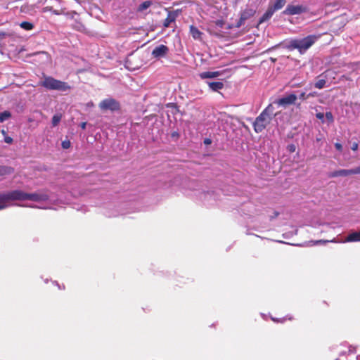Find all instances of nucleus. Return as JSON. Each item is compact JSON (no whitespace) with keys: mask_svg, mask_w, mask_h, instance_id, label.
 <instances>
[{"mask_svg":"<svg viewBox=\"0 0 360 360\" xmlns=\"http://www.w3.org/2000/svg\"><path fill=\"white\" fill-rule=\"evenodd\" d=\"M318 37L309 35L303 39H292L289 41L287 48L290 50L297 49L300 53H304L317 40Z\"/></svg>","mask_w":360,"mask_h":360,"instance_id":"f257e3e1","label":"nucleus"},{"mask_svg":"<svg viewBox=\"0 0 360 360\" xmlns=\"http://www.w3.org/2000/svg\"><path fill=\"white\" fill-rule=\"evenodd\" d=\"M274 115V108L269 105L255 119L253 122L254 130L256 133L262 132L270 123Z\"/></svg>","mask_w":360,"mask_h":360,"instance_id":"f03ea898","label":"nucleus"},{"mask_svg":"<svg viewBox=\"0 0 360 360\" xmlns=\"http://www.w3.org/2000/svg\"><path fill=\"white\" fill-rule=\"evenodd\" d=\"M41 86L49 90L66 91L70 89V86L65 82L58 80L52 77H45Z\"/></svg>","mask_w":360,"mask_h":360,"instance_id":"7ed1b4c3","label":"nucleus"},{"mask_svg":"<svg viewBox=\"0 0 360 360\" xmlns=\"http://www.w3.org/2000/svg\"><path fill=\"white\" fill-rule=\"evenodd\" d=\"M27 200H31L37 202H49V191L48 190H38L34 193H27Z\"/></svg>","mask_w":360,"mask_h":360,"instance_id":"20e7f679","label":"nucleus"},{"mask_svg":"<svg viewBox=\"0 0 360 360\" xmlns=\"http://www.w3.org/2000/svg\"><path fill=\"white\" fill-rule=\"evenodd\" d=\"M339 352V357L335 359V360H345V357L346 356H354L356 349L355 347L349 345L347 342H344L340 345Z\"/></svg>","mask_w":360,"mask_h":360,"instance_id":"39448f33","label":"nucleus"},{"mask_svg":"<svg viewBox=\"0 0 360 360\" xmlns=\"http://www.w3.org/2000/svg\"><path fill=\"white\" fill-rule=\"evenodd\" d=\"M8 203L15 200H27V193L21 190H13L6 192Z\"/></svg>","mask_w":360,"mask_h":360,"instance_id":"423d86ee","label":"nucleus"},{"mask_svg":"<svg viewBox=\"0 0 360 360\" xmlns=\"http://www.w3.org/2000/svg\"><path fill=\"white\" fill-rule=\"evenodd\" d=\"M307 7L304 6L302 5L289 4L287 6L285 9L283 11V14L293 15H297V14H301L302 13H305V12H307Z\"/></svg>","mask_w":360,"mask_h":360,"instance_id":"0eeeda50","label":"nucleus"},{"mask_svg":"<svg viewBox=\"0 0 360 360\" xmlns=\"http://www.w3.org/2000/svg\"><path fill=\"white\" fill-rule=\"evenodd\" d=\"M99 107L102 110H116L120 108L119 103L113 98H107L102 101Z\"/></svg>","mask_w":360,"mask_h":360,"instance_id":"6e6552de","label":"nucleus"},{"mask_svg":"<svg viewBox=\"0 0 360 360\" xmlns=\"http://www.w3.org/2000/svg\"><path fill=\"white\" fill-rule=\"evenodd\" d=\"M169 52V49L167 46L160 44L156 46L152 51V56L155 58H160L165 57Z\"/></svg>","mask_w":360,"mask_h":360,"instance_id":"1a4fd4ad","label":"nucleus"},{"mask_svg":"<svg viewBox=\"0 0 360 360\" xmlns=\"http://www.w3.org/2000/svg\"><path fill=\"white\" fill-rule=\"evenodd\" d=\"M297 98V97L295 94H291L278 99L276 103L278 105L285 107L295 103Z\"/></svg>","mask_w":360,"mask_h":360,"instance_id":"9d476101","label":"nucleus"},{"mask_svg":"<svg viewBox=\"0 0 360 360\" xmlns=\"http://www.w3.org/2000/svg\"><path fill=\"white\" fill-rule=\"evenodd\" d=\"M200 199L201 200L207 202L209 204H212L211 201H215L217 200V198L216 194L214 191H207L200 193Z\"/></svg>","mask_w":360,"mask_h":360,"instance_id":"9b49d317","label":"nucleus"},{"mask_svg":"<svg viewBox=\"0 0 360 360\" xmlns=\"http://www.w3.org/2000/svg\"><path fill=\"white\" fill-rule=\"evenodd\" d=\"M360 242V231L349 233L342 243Z\"/></svg>","mask_w":360,"mask_h":360,"instance_id":"f8f14e48","label":"nucleus"},{"mask_svg":"<svg viewBox=\"0 0 360 360\" xmlns=\"http://www.w3.org/2000/svg\"><path fill=\"white\" fill-rule=\"evenodd\" d=\"M352 175L351 169H339L331 172L329 174L330 177H338V176H346Z\"/></svg>","mask_w":360,"mask_h":360,"instance_id":"ddd939ff","label":"nucleus"},{"mask_svg":"<svg viewBox=\"0 0 360 360\" xmlns=\"http://www.w3.org/2000/svg\"><path fill=\"white\" fill-rule=\"evenodd\" d=\"M11 205L8 203L6 192L0 193V210H4Z\"/></svg>","mask_w":360,"mask_h":360,"instance_id":"4468645a","label":"nucleus"},{"mask_svg":"<svg viewBox=\"0 0 360 360\" xmlns=\"http://www.w3.org/2000/svg\"><path fill=\"white\" fill-rule=\"evenodd\" d=\"M221 75V73L219 71H214V72H203L200 73L199 76L201 79H212V78H216L219 77Z\"/></svg>","mask_w":360,"mask_h":360,"instance_id":"2eb2a0df","label":"nucleus"},{"mask_svg":"<svg viewBox=\"0 0 360 360\" xmlns=\"http://www.w3.org/2000/svg\"><path fill=\"white\" fill-rule=\"evenodd\" d=\"M206 84L213 91H218L224 88V84L221 82H206Z\"/></svg>","mask_w":360,"mask_h":360,"instance_id":"dca6fc26","label":"nucleus"},{"mask_svg":"<svg viewBox=\"0 0 360 360\" xmlns=\"http://www.w3.org/2000/svg\"><path fill=\"white\" fill-rule=\"evenodd\" d=\"M275 12L269 6L266 11L262 15L259 20V23L262 24L266 21H268Z\"/></svg>","mask_w":360,"mask_h":360,"instance_id":"f3484780","label":"nucleus"},{"mask_svg":"<svg viewBox=\"0 0 360 360\" xmlns=\"http://www.w3.org/2000/svg\"><path fill=\"white\" fill-rule=\"evenodd\" d=\"M286 4V0H276L274 4H269V7L276 12L281 9Z\"/></svg>","mask_w":360,"mask_h":360,"instance_id":"a211bd4d","label":"nucleus"},{"mask_svg":"<svg viewBox=\"0 0 360 360\" xmlns=\"http://www.w3.org/2000/svg\"><path fill=\"white\" fill-rule=\"evenodd\" d=\"M190 33L194 39H200L202 33L195 26H190Z\"/></svg>","mask_w":360,"mask_h":360,"instance_id":"6ab92c4d","label":"nucleus"},{"mask_svg":"<svg viewBox=\"0 0 360 360\" xmlns=\"http://www.w3.org/2000/svg\"><path fill=\"white\" fill-rule=\"evenodd\" d=\"M176 14L172 12H169L167 18L164 20L163 25L165 27H168L170 24L175 21Z\"/></svg>","mask_w":360,"mask_h":360,"instance_id":"aec40b11","label":"nucleus"},{"mask_svg":"<svg viewBox=\"0 0 360 360\" xmlns=\"http://www.w3.org/2000/svg\"><path fill=\"white\" fill-rule=\"evenodd\" d=\"M254 13L255 11H253L252 9H245L240 14V17H241V21L247 20L248 18L252 17L254 15Z\"/></svg>","mask_w":360,"mask_h":360,"instance_id":"412c9836","label":"nucleus"},{"mask_svg":"<svg viewBox=\"0 0 360 360\" xmlns=\"http://www.w3.org/2000/svg\"><path fill=\"white\" fill-rule=\"evenodd\" d=\"M152 5L151 1H146L143 3H141L138 8L139 11H143L148 8Z\"/></svg>","mask_w":360,"mask_h":360,"instance_id":"4be33fe9","label":"nucleus"},{"mask_svg":"<svg viewBox=\"0 0 360 360\" xmlns=\"http://www.w3.org/2000/svg\"><path fill=\"white\" fill-rule=\"evenodd\" d=\"M20 27L25 30H31L34 27V25L30 22L24 21L20 24Z\"/></svg>","mask_w":360,"mask_h":360,"instance_id":"5701e85b","label":"nucleus"},{"mask_svg":"<svg viewBox=\"0 0 360 360\" xmlns=\"http://www.w3.org/2000/svg\"><path fill=\"white\" fill-rule=\"evenodd\" d=\"M61 118H62L61 114L54 115L53 117H52V121H51L52 126L53 127L57 126L58 124V123L60 122Z\"/></svg>","mask_w":360,"mask_h":360,"instance_id":"b1692460","label":"nucleus"},{"mask_svg":"<svg viewBox=\"0 0 360 360\" xmlns=\"http://www.w3.org/2000/svg\"><path fill=\"white\" fill-rule=\"evenodd\" d=\"M11 117V114L9 111H4L0 113V122H4Z\"/></svg>","mask_w":360,"mask_h":360,"instance_id":"393cba45","label":"nucleus"},{"mask_svg":"<svg viewBox=\"0 0 360 360\" xmlns=\"http://www.w3.org/2000/svg\"><path fill=\"white\" fill-rule=\"evenodd\" d=\"M75 24L72 25L73 27L78 31H83L84 30V26L79 22L77 18L75 19Z\"/></svg>","mask_w":360,"mask_h":360,"instance_id":"a878e982","label":"nucleus"},{"mask_svg":"<svg viewBox=\"0 0 360 360\" xmlns=\"http://www.w3.org/2000/svg\"><path fill=\"white\" fill-rule=\"evenodd\" d=\"M11 169L10 167L0 165V176L8 174L11 173Z\"/></svg>","mask_w":360,"mask_h":360,"instance_id":"bb28decb","label":"nucleus"},{"mask_svg":"<svg viewBox=\"0 0 360 360\" xmlns=\"http://www.w3.org/2000/svg\"><path fill=\"white\" fill-rule=\"evenodd\" d=\"M325 84H326V81L324 79H319V81H317L315 83L314 86L316 88L321 89L324 87Z\"/></svg>","mask_w":360,"mask_h":360,"instance_id":"cd10ccee","label":"nucleus"},{"mask_svg":"<svg viewBox=\"0 0 360 360\" xmlns=\"http://www.w3.org/2000/svg\"><path fill=\"white\" fill-rule=\"evenodd\" d=\"M64 15H65L68 18L72 20L75 19V16H78V13L75 11L67 12L64 13Z\"/></svg>","mask_w":360,"mask_h":360,"instance_id":"c85d7f7f","label":"nucleus"},{"mask_svg":"<svg viewBox=\"0 0 360 360\" xmlns=\"http://www.w3.org/2000/svg\"><path fill=\"white\" fill-rule=\"evenodd\" d=\"M325 117L330 123H332L334 121L333 115L331 112H326Z\"/></svg>","mask_w":360,"mask_h":360,"instance_id":"c756f323","label":"nucleus"},{"mask_svg":"<svg viewBox=\"0 0 360 360\" xmlns=\"http://www.w3.org/2000/svg\"><path fill=\"white\" fill-rule=\"evenodd\" d=\"M271 319L275 321V322H284L286 319H288V320H292V317L291 316H286L285 317H283L282 319H275V318H271Z\"/></svg>","mask_w":360,"mask_h":360,"instance_id":"7c9ffc66","label":"nucleus"},{"mask_svg":"<svg viewBox=\"0 0 360 360\" xmlns=\"http://www.w3.org/2000/svg\"><path fill=\"white\" fill-rule=\"evenodd\" d=\"M63 148L68 149L70 147V141H63L61 143Z\"/></svg>","mask_w":360,"mask_h":360,"instance_id":"2f4dec72","label":"nucleus"},{"mask_svg":"<svg viewBox=\"0 0 360 360\" xmlns=\"http://www.w3.org/2000/svg\"><path fill=\"white\" fill-rule=\"evenodd\" d=\"M352 174H360V165L355 168L351 169Z\"/></svg>","mask_w":360,"mask_h":360,"instance_id":"473e14b6","label":"nucleus"},{"mask_svg":"<svg viewBox=\"0 0 360 360\" xmlns=\"http://www.w3.org/2000/svg\"><path fill=\"white\" fill-rule=\"evenodd\" d=\"M317 119L321 120L323 122H324L323 119L325 117V115L322 112H318L316 115Z\"/></svg>","mask_w":360,"mask_h":360,"instance_id":"72a5a7b5","label":"nucleus"},{"mask_svg":"<svg viewBox=\"0 0 360 360\" xmlns=\"http://www.w3.org/2000/svg\"><path fill=\"white\" fill-rule=\"evenodd\" d=\"M309 97V95L307 96L305 92H302L299 95V98L301 100H306Z\"/></svg>","mask_w":360,"mask_h":360,"instance_id":"f704fd0d","label":"nucleus"},{"mask_svg":"<svg viewBox=\"0 0 360 360\" xmlns=\"http://www.w3.org/2000/svg\"><path fill=\"white\" fill-rule=\"evenodd\" d=\"M335 147L339 151H342V146L340 143H335Z\"/></svg>","mask_w":360,"mask_h":360,"instance_id":"c9c22d12","label":"nucleus"},{"mask_svg":"<svg viewBox=\"0 0 360 360\" xmlns=\"http://www.w3.org/2000/svg\"><path fill=\"white\" fill-rule=\"evenodd\" d=\"M52 11H53V8L51 6H46L42 8V12H44V13L48 12V11L52 12Z\"/></svg>","mask_w":360,"mask_h":360,"instance_id":"e433bc0d","label":"nucleus"},{"mask_svg":"<svg viewBox=\"0 0 360 360\" xmlns=\"http://www.w3.org/2000/svg\"><path fill=\"white\" fill-rule=\"evenodd\" d=\"M4 141L6 143H11L13 142V139L10 136H5Z\"/></svg>","mask_w":360,"mask_h":360,"instance_id":"4c0bfd02","label":"nucleus"},{"mask_svg":"<svg viewBox=\"0 0 360 360\" xmlns=\"http://www.w3.org/2000/svg\"><path fill=\"white\" fill-rule=\"evenodd\" d=\"M288 149L290 152H294L295 150V146L293 144L288 145Z\"/></svg>","mask_w":360,"mask_h":360,"instance_id":"58836bf2","label":"nucleus"},{"mask_svg":"<svg viewBox=\"0 0 360 360\" xmlns=\"http://www.w3.org/2000/svg\"><path fill=\"white\" fill-rule=\"evenodd\" d=\"M351 148L354 151L358 149V143H353Z\"/></svg>","mask_w":360,"mask_h":360,"instance_id":"ea45409f","label":"nucleus"},{"mask_svg":"<svg viewBox=\"0 0 360 360\" xmlns=\"http://www.w3.org/2000/svg\"><path fill=\"white\" fill-rule=\"evenodd\" d=\"M52 13H53L54 15H61V14H64L63 12H61V11H58V10H54V9H53Z\"/></svg>","mask_w":360,"mask_h":360,"instance_id":"a19ab883","label":"nucleus"},{"mask_svg":"<svg viewBox=\"0 0 360 360\" xmlns=\"http://www.w3.org/2000/svg\"><path fill=\"white\" fill-rule=\"evenodd\" d=\"M211 143H212V141H211V139H207H207H204V143H205V145H210V144H211Z\"/></svg>","mask_w":360,"mask_h":360,"instance_id":"79ce46f5","label":"nucleus"},{"mask_svg":"<svg viewBox=\"0 0 360 360\" xmlns=\"http://www.w3.org/2000/svg\"><path fill=\"white\" fill-rule=\"evenodd\" d=\"M245 21H241V17H240V19L238 22H237V27H240L242 25H243Z\"/></svg>","mask_w":360,"mask_h":360,"instance_id":"37998d69","label":"nucleus"},{"mask_svg":"<svg viewBox=\"0 0 360 360\" xmlns=\"http://www.w3.org/2000/svg\"><path fill=\"white\" fill-rule=\"evenodd\" d=\"M80 127L82 129H86V122H82L80 124Z\"/></svg>","mask_w":360,"mask_h":360,"instance_id":"c03bdc74","label":"nucleus"},{"mask_svg":"<svg viewBox=\"0 0 360 360\" xmlns=\"http://www.w3.org/2000/svg\"><path fill=\"white\" fill-rule=\"evenodd\" d=\"M328 242H329V240H317V241H316V244H318V243H328Z\"/></svg>","mask_w":360,"mask_h":360,"instance_id":"a18cd8bd","label":"nucleus"},{"mask_svg":"<svg viewBox=\"0 0 360 360\" xmlns=\"http://www.w3.org/2000/svg\"><path fill=\"white\" fill-rule=\"evenodd\" d=\"M6 35L4 32H0V40Z\"/></svg>","mask_w":360,"mask_h":360,"instance_id":"49530a36","label":"nucleus"},{"mask_svg":"<svg viewBox=\"0 0 360 360\" xmlns=\"http://www.w3.org/2000/svg\"><path fill=\"white\" fill-rule=\"evenodd\" d=\"M356 360H360V356H357L356 357Z\"/></svg>","mask_w":360,"mask_h":360,"instance_id":"de8ad7c7","label":"nucleus"},{"mask_svg":"<svg viewBox=\"0 0 360 360\" xmlns=\"http://www.w3.org/2000/svg\"><path fill=\"white\" fill-rule=\"evenodd\" d=\"M2 134H6V132H5V131H4V130H2Z\"/></svg>","mask_w":360,"mask_h":360,"instance_id":"09e8293b","label":"nucleus"}]
</instances>
